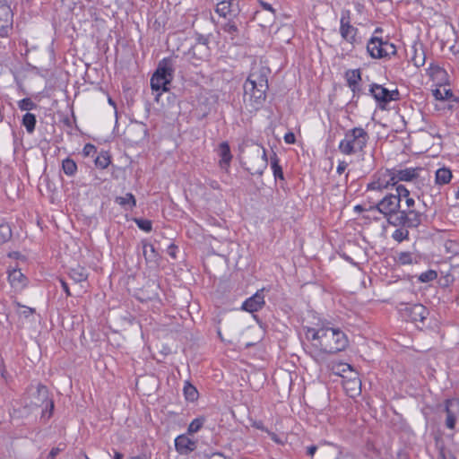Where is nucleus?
<instances>
[{
  "mask_svg": "<svg viewBox=\"0 0 459 459\" xmlns=\"http://www.w3.org/2000/svg\"><path fill=\"white\" fill-rule=\"evenodd\" d=\"M268 69L255 65L244 83V102L253 108H258L265 100Z\"/></svg>",
  "mask_w": 459,
  "mask_h": 459,
  "instance_id": "f257e3e1",
  "label": "nucleus"
},
{
  "mask_svg": "<svg viewBox=\"0 0 459 459\" xmlns=\"http://www.w3.org/2000/svg\"><path fill=\"white\" fill-rule=\"evenodd\" d=\"M343 333L341 330L330 326H324L317 330L309 328L307 337L313 342V345L326 352H336L344 347Z\"/></svg>",
  "mask_w": 459,
  "mask_h": 459,
  "instance_id": "f03ea898",
  "label": "nucleus"
},
{
  "mask_svg": "<svg viewBox=\"0 0 459 459\" xmlns=\"http://www.w3.org/2000/svg\"><path fill=\"white\" fill-rule=\"evenodd\" d=\"M240 159L242 164L252 175H262L268 163L265 150L258 144L247 147Z\"/></svg>",
  "mask_w": 459,
  "mask_h": 459,
  "instance_id": "7ed1b4c3",
  "label": "nucleus"
},
{
  "mask_svg": "<svg viewBox=\"0 0 459 459\" xmlns=\"http://www.w3.org/2000/svg\"><path fill=\"white\" fill-rule=\"evenodd\" d=\"M429 74L434 82H440L437 85L436 89L432 90V95L436 100L459 102V97L454 94L449 85L442 83L447 80V74L443 68L431 64L429 68Z\"/></svg>",
  "mask_w": 459,
  "mask_h": 459,
  "instance_id": "20e7f679",
  "label": "nucleus"
},
{
  "mask_svg": "<svg viewBox=\"0 0 459 459\" xmlns=\"http://www.w3.org/2000/svg\"><path fill=\"white\" fill-rule=\"evenodd\" d=\"M174 67L171 60L163 59L151 78V87L154 91L159 92L157 98L160 95V91H168L169 85L173 80Z\"/></svg>",
  "mask_w": 459,
  "mask_h": 459,
  "instance_id": "39448f33",
  "label": "nucleus"
},
{
  "mask_svg": "<svg viewBox=\"0 0 459 459\" xmlns=\"http://www.w3.org/2000/svg\"><path fill=\"white\" fill-rule=\"evenodd\" d=\"M390 169H381L375 173L371 181L367 186V192L370 194L369 198H373L377 193H381L389 186H395L394 179Z\"/></svg>",
  "mask_w": 459,
  "mask_h": 459,
  "instance_id": "423d86ee",
  "label": "nucleus"
},
{
  "mask_svg": "<svg viewBox=\"0 0 459 459\" xmlns=\"http://www.w3.org/2000/svg\"><path fill=\"white\" fill-rule=\"evenodd\" d=\"M421 217L422 214L415 209H401L398 213L388 217V222L393 226H405L414 229L420 225Z\"/></svg>",
  "mask_w": 459,
  "mask_h": 459,
  "instance_id": "0eeeda50",
  "label": "nucleus"
},
{
  "mask_svg": "<svg viewBox=\"0 0 459 459\" xmlns=\"http://www.w3.org/2000/svg\"><path fill=\"white\" fill-rule=\"evenodd\" d=\"M368 138V134L362 127H354L346 133V154L361 152Z\"/></svg>",
  "mask_w": 459,
  "mask_h": 459,
  "instance_id": "6e6552de",
  "label": "nucleus"
},
{
  "mask_svg": "<svg viewBox=\"0 0 459 459\" xmlns=\"http://www.w3.org/2000/svg\"><path fill=\"white\" fill-rule=\"evenodd\" d=\"M367 50L374 58H383L396 52L395 46L381 38L373 37L367 45Z\"/></svg>",
  "mask_w": 459,
  "mask_h": 459,
  "instance_id": "1a4fd4ad",
  "label": "nucleus"
},
{
  "mask_svg": "<svg viewBox=\"0 0 459 459\" xmlns=\"http://www.w3.org/2000/svg\"><path fill=\"white\" fill-rule=\"evenodd\" d=\"M369 91L380 108H385L390 101L398 100L400 95L398 90L389 91L376 83L371 85Z\"/></svg>",
  "mask_w": 459,
  "mask_h": 459,
  "instance_id": "9d476101",
  "label": "nucleus"
},
{
  "mask_svg": "<svg viewBox=\"0 0 459 459\" xmlns=\"http://www.w3.org/2000/svg\"><path fill=\"white\" fill-rule=\"evenodd\" d=\"M30 406L45 407L46 409H49L48 418L50 417L54 408V403L52 400L48 398V392L46 386L38 385L35 390H31Z\"/></svg>",
  "mask_w": 459,
  "mask_h": 459,
  "instance_id": "9b49d317",
  "label": "nucleus"
},
{
  "mask_svg": "<svg viewBox=\"0 0 459 459\" xmlns=\"http://www.w3.org/2000/svg\"><path fill=\"white\" fill-rule=\"evenodd\" d=\"M401 207L399 195H394V194L385 195L377 204V209L384 215L389 217L398 213Z\"/></svg>",
  "mask_w": 459,
  "mask_h": 459,
  "instance_id": "f8f14e48",
  "label": "nucleus"
},
{
  "mask_svg": "<svg viewBox=\"0 0 459 459\" xmlns=\"http://www.w3.org/2000/svg\"><path fill=\"white\" fill-rule=\"evenodd\" d=\"M446 427L449 429H455L459 422V399H450L446 402Z\"/></svg>",
  "mask_w": 459,
  "mask_h": 459,
  "instance_id": "ddd939ff",
  "label": "nucleus"
},
{
  "mask_svg": "<svg viewBox=\"0 0 459 459\" xmlns=\"http://www.w3.org/2000/svg\"><path fill=\"white\" fill-rule=\"evenodd\" d=\"M401 311L404 317L412 322H422L428 315L427 308L421 304H406Z\"/></svg>",
  "mask_w": 459,
  "mask_h": 459,
  "instance_id": "4468645a",
  "label": "nucleus"
},
{
  "mask_svg": "<svg viewBox=\"0 0 459 459\" xmlns=\"http://www.w3.org/2000/svg\"><path fill=\"white\" fill-rule=\"evenodd\" d=\"M13 28V13L7 4H0V35L6 37Z\"/></svg>",
  "mask_w": 459,
  "mask_h": 459,
  "instance_id": "2eb2a0df",
  "label": "nucleus"
},
{
  "mask_svg": "<svg viewBox=\"0 0 459 459\" xmlns=\"http://www.w3.org/2000/svg\"><path fill=\"white\" fill-rule=\"evenodd\" d=\"M8 281L11 287L15 291H21L28 283L27 278L19 269H11L8 271Z\"/></svg>",
  "mask_w": 459,
  "mask_h": 459,
  "instance_id": "dca6fc26",
  "label": "nucleus"
},
{
  "mask_svg": "<svg viewBox=\"0 0 459 459\" xmlns=\"http://www.w3.org/2000/svg\"><path fill=\"white\" fill-rule=\"evenodd\" d=\"M264 305V290L256 291L251 298L247 299L242 305V308L247 312H255L263 307Z\"/></svg>",
  "mask_w": 459,
  "mask_h": 459,
  "instance_id": "f3484780",
  "label": "nucleus"
},
{
  "mask_svg": "<svg viewBox=\"0 0 459 459\" xmlns=\"http://www.w3.org/2000/svg\"><path fill=\"white\" fill-rule=\"evenodd\" d=\"M346 81L348 86L351 88L353 92V98L359 97L361 92L360 82H361V74L359 69L351 70L346 72Z\"/></svg>",
  "mask_w": 459,
  "mask_h": 459,
  "instance_id": "a211bd4d",
  "label": "nucleus"
},
{
  "mask_svg": "<svg viewBox=\"0 0 459 459\" xmlns=\"http://www.w3.org/2000/svg\"><path fill=\"white\" fill-rule=\"evenodd\" d=\"M394 185H397L399 181H411L418 177V171L420 169L417 168H407L403 169H391Z\"/></svg>",
  "mask_w": 459,
  "mask_h": 459,
  "instance_id": "6ab92c4d",
  "label": "nucleus"
},
{
  "mask_svg": "<svg viewBox=\"0 0 459 459\" xmlns=\"http://www.w3.org/2000/svg\"><path fill=\"white\" fill-rule=\"evenodd\" d=\"M410 59L416 67H421L425 65L426 55L421 44H414L411 47Z\"/></svg>",
  "mask_w": 459,
  "mask_h": 459,
  "instance_id": "aec40b11",
  "label": "nucleus"
},
{
  "mask_svg": "<svg viewBox=\"0 0 459 459\" xmlns=\"http://www.w3.org/2000/svg\"><path fill=\"white\" fill-rule=\"evenodd\" d=\"M175 446L180 454H188L195 450V443L186 436L181 435L175 439Z\"/></svg>",
  "mask_w": 459,
  "mask_h": 459,
  "instance_id": "412c9836",
  "label": "nucleus"
},
{
  "mask_svg": "<svg viewBox=\"0 0 459 459\" xmlns=\"http://www.w3.org/2000/svg\"><path fill=\"white\" fill-rule=\"evenodd\" d=\"M346 41L350 42L353 48L362 46V36L357 28H354L346 23Z\"/></svg>",
  "mask_w": 459,
  "mask_h": 459,
  "instance_id": "4be33fe9",
  "label": "nucleus"
},
{
  "mask_svg": "<svg viewBox=\"0 0 459 459\" xmlns=\"http://www.w3.org/2000/svg\"><path fill=\"white\" fill-rule=\"evenodd\" d=\"M262 6L266 13H264L261 11L257 12L255 17L257 20L261 21L264 16L265 20L262 25L266 27L271 25L274 21V10L272 5L267 3H262Z\"/></svg>",
  "mask_w": 459,
  "mask_h": 459,
  "instance_id": "5701e85b",
  "label": "nucleus"
},
{
  "mask_svg": "<svg viewBox=\"0 0 459 459\" xmlns=\"http://www.w3.org/2000/svg\"><path fill=\"white\" fill-rule=\"evenodd\" d=\"M452 171L450 169L443 167L438 169L435 174V183L437 186H444L448 184L452 179Z\"/></svg>",
  "mask_w": 459,
  "mask_h": 459,
  "instance_id": "b1692460",
  "label": "nucleus"
},
{
  "mask_svg": "<svg viewBox=\"0 0 459 459\" xmlns=\"http://www.w3.org/2000/svg\"><path fill=\"white\" fill-rule=\"evenodd\" d=\"M219 154L221 156L220 165L221 168H227L231 160L230 147L227 143H221L219 146Z\"/></svg>",
  "mask_w": 459,
  "mask_h": 459,
  "instance_id": "393cba45",
  "label": "nucleus"
},
{
  "mask_svg": "<svg viewBox=\"0 0 459 459\" xmlns=\"http://www.w3.org/2000/svg\"><path fill=\"white\" fill-rule=\"evenodd\" d=\"M361 393V380L354 378L352 381H346V395L351 398L359 395Z\"/></svg>",
  "mask_w": 459,
  "mask_h": 459,
  "instance_id": "a878e982",
  "label": "nucleus"
},
{
  "mask_svg": "<svg viewBox=\"0 0 459 459\" xmlns=\"http://www.w3.org/2000/svg\"><path fill=\"white\" fill-rule=\"evenodd\" d=\"M232 1L233 0H222L218 3L216 7V13L221 17H228L233 12L232 8Z\"/></svg>",
  "mask_w": 459,
  "mask_h": 459,
  "instance_id": "bb28decb",
  "label": "nucleus"
},
{
  "mask_svg": "<svg viewBox=\"0 0 459 459\" xmlns=\"http://www.w3.org/2000/svg\"><path fill=\"white\" fill-rule=\"evenodd\" d=\"M70 277L76 282L86 281L88 273L86 270L81 265L73 267L70 271Z\"/></svg>",
  "mask_w": 459,
  "mask_h": 459,
  "instance_id": "cd10ccee",
  "label": "nucleus"
},
{
  "mask_svg": "<svg viewBox=\"0 0 459 459\" xmlns=\"http://www.w3.org/2000/svg\"><path fill=\"white\" fill-rule=\"evenodd\" d=\"M143 253L145 260L148 263H152V262H156L157 261L158 254L156 253V250H155L154 247L152 244L143 243Z\"/></svg>",
  "mask_w": 459,
  "mask_h": 459,
  "instance_id": "c85d7f7f",
  "label": "nucleus"
},
{
  "mask_svg": "<svg viewBox=\"0 0 459 459\" xmlns=\"http://www.w3.org/2000/svg\"><path fill=\"white\" fill-rule=\"evenodd\" d=\"M398 228L392 233V238L397 242H402L409 238L410 227L397 226Z\"/></svg>",
  "mask_w": 459,
  "mask_h": 459,
  "instance_id": "c756f323",
  "label": "nucleus"
},
{
  "mask_svg": "<svg viewBox=\"0 0 459 459\" xmlns=\"http://www.w3.org/2000/svg\"><path fill=\"white\" fill-rule=\"evenodd\" d=\"M183 392L185 398L189 402H195L198 398L197 389L188 382L185 383Z\"/></svg>",
  "mask_w": 459,
  "mask_h": 459,
  "instance_id": "7c9ffc66",
  "label": "nucleus"
},
{
  "mask_svg": "<svg viewBox=\"0 0 459 459\" xmlns=\"http://www.w3.org/2000/svg\"><path fill=\"white\" fill-rule=\"evenodd\" d=\"M116 202L122 206H129L130 208L134 207L136 204L134 196L130 193L126 194L124 196L117 197Z\"/></svg>",
  "mask_w": 459,
  "mask_h": 459,
  "instance_id": "2f4dec72",
  "label": "nucleus"
},
{
  "mask_svg": "<svg viewBox=\"0 0 459 459\" xmlns=\"http://www.w3.org/2000/svg\"><path fill=\"white\" fill-rule=\"evenodd\" d=\"M22 124L29 133H32L35 128L36 117L31 113H26L23 116Z\"/></svg>",
  "mask_w": 459,
  "mask_h": 459,
  "instance_id": "473e14b6",
  "label": "nucleus"
},
{
  "mask_svg": "<svg viewBox=\"0 0 459 459\" xmlns=\"http://www.w3.org/2000/svg\"><path fill=\"white\" fill-rule=\"evenodd\" d=\"M12 237V230L8 224H0V245L7 242Z\"/></svg>",
  "mask_w": 459,
  "mask_h": 459,
  "instance_id": "72a5a7b5",
  "label": "nucleus"
},
{
  "mask_svg": "<svg viewBox=\"0 0 459 459\" xmlns=\"http://www.w3.org/2000/svg\"><path fill=\"white\" fill-rule=\"evenodd\" d=\"M415 260V256L411 252H401L398 254L397 261L401 264H411Z\"/></svg>",
  "mask_w": 459,
  "mask_h": 459,
  "instance_id": "f704fd0d",
  "label": "nucleus"
},
{
  "mask_svg": "<svg viewBox=\"0 0 459 459\" xmlns=\"http://www.w3.org/2000/svg\"><path fill=\"white\" fill-rule=\"evenodd\" d=\"M63 170L68 176H73L77 169L76 163L70 159H66L63 161Z\"/></svg>",
  "mask_w": 459,
  "mask_h": 459,
  "instance_id": "c9c22d12",
  "label": "nucleus"
},
{
  "mask_svg": "<svg viewBox=\"0 0 459 459\" xmlns=\"http://www.w3.org/2000/svg\"><path fill=\"white\" fill-rule=\"evenodd\" d=\"M109 156L106 152L99 154L95 159V164L100 169H106L109 164Z\"/></svg>",
  "mask_w": 459,
  "mask_h": 459,
  "instance_id": "e433bc0d",
  "label": "nucleus"
},
{
  "mask_svg": "<svg viewBox=\"0 0 459 459\" xmlns=\"http://www.w3.org/2000/svg\"><path fill=\"white\" fill-rule=\"evenodd\" d=\"M437 277V273L436 271L429 270V271L422 273L419 276V281L421 282H429V281L436 280Z\"/></svg>",
  "mask_w": 459,
  "mask_h": 459,
  "instance_id": "4c0bfd02",
  "label": "nucleus"
},
{
  "mask_svg": "<svg viewBox=\"0 0 459 459\" xmlns=\"http://www.w3.org/2000/svg\"><path fill=\"white\" fill-rule=\"evenodd\" d=\"M354 378L359 379L358 372L351 365L346 363V381H352Z\"/></svg>",
  "mask_w": 459,
  "mask_h": 459,
  "instance_id": "58836bf2",
  "label": "nucleus"
},
{
  "mask_svg": "<svg viewBox=\"0 0 459 459\" xmlns=\"http://www.w3.org/2000/svg\"><path fill=\"white\" fill-rule=\"evenodd\" d=\"M135 222L137 226L146 231L149 232L152 230V222L149 220H143V219H135Z\"/></svg>",
  "mask_w": 459,
  "mask_h": 459,
  "instance_id": "ea45409f",
  "label": "nucleus"
},
{
  "mask_svg": "<svg viewBox=\"0 0 459 459\" xmlns=\"http://www.w3.org/2000/svg\"><path fill=\"white\" fill-rule=\"evenodd\" d=\"M203 423L204 420L202 419L194 420L188 427V432L191 434L197 432L203 426Z\"/></svg>",
  "mask_w": 459,
  "mask_h": 459,
  "instance_id": "a19ab883",
  "label": "nucleus"
},
{
  "mask_svg": "<svg viewBox=\"0 0 459 459\" xmlns=\"http://www.w3.org/2000/svg\"><path fill=\"white\" fill-rule=\"evenodd\" d=\"M17 313L20 316H22L24 317H29L30 316H31L34 313V309L31 307H28L22 306V305L18 304Z\"/></svg>",
  "mask_w": 459,
  "mask_h": 459,
  "instance_id": "79ce46f5",
  "label": "nucleus"
},
{
  "mask_svg": "<svg viewBox=\"0 0 459 459\" xmlns=\"http://www.w3.org/2000/svg\"><path fill=\"white\" fill-rule=\"evenodd\" d=\"M399 195L400 203H402L403 198H405V197L410 195V192L403 185H398L396 186V195Z\"/></svg>",
  "mask_w": 459,
  "mask_h": 459,
  "instance_id": "37998d69",
  "label": "nucleus"
},
{
  "mask_svg": "<svg viewBox=\"0 0 459 459\" xmlns=\"http://www.w3.org/2000/svg\"><path fill=\"white\" fill-rule=\"evenodd\" d=\"M35 107V104L30 99H23L19 101V108L22 110H30Z\"/></svg>",
  "mask_w": 459,
  "mask_h": 459,
  "instance_id": "c03bdc74",
  "label": "nucleus"
},
{
  "mask_svg": "<svg viewBox=\"0 0 459 459\" xmlns=\"http://www.w3.org/2000/svg\"><path fill=\"white\" fill-rule=\"evenodd\" d=\"M82 152L84 156H93L96 152V148L94 145L88 143L84 146Z\"/></svg>",
  "mask_w": 459,
  "mask_h": 459,
  "instance_id": "a18cd8bd",
  "label": "nucleus"
},
{
  "mask_svg": "<svg viewBox=\"0 0 459 459\" xmlns=\"http://www.w3.org/2000/svg\"><path fill=\"white\" fill-rule=\"evenodd\" d=\"M223 29L226 32L230 34H234L235 32H237V26L230 22L225 24Z\"/></svg>",
  "mask_w": 459,
  "mask_h": 459,
  "instance_id": "49530a36",
  "label": "nucleus"
},
{
  "mask_svg": "<svg viewBox=\"0 0 459 459\" xmlns=\"http://www.w3.org/2000/svg\"><path fill=\"white\" fill-rule=\"evenodd\" d=\"M272 167H273V173L274 175L277 177H282V172H281V167L277 164V161H273L272 162Z\"/></svg>",
  "mask_w": 459,
  "mask_h": 459,
  "instance_id": "de8ad7c7",
  "label": "nucleus"
},
{
  "mask_svg": "<svg viewBox=\"0 0 459 459\" xmlns=\"http://www.w3.org/2000/svg\"><path fill=\"white\" fill-rule=\"evenodd\" d=\"M403 199L405 200V205H406L405 209H415L414 208L415 201L412 197H410V195H409Z\"/></svg>",
  "mask_w": 459,
  "mask_h": 459,
  "instance_id": "09e8293b",
  "label": "nucleus"
},
{
  "mask_svg": "<svg viewBox=\"0 0 459 459\" xmlns=\"http://www.w3.org/2000/svg\"><path fill=\"white\" fill-rule=\"evenodd\" d=\"M284 141L286 143L291 144L294 143L296 141L295 135L293 133H288L284 136Z\"/></svg>",
  "mask_w": 459,
  "mask_h": 459,
  "instance_id": "8fccbe9b",
  "label": "nucleus"
},
{
  "mask_svg": "<svg viewBox=\"0 0 459 459\" xmlns=\"http://www.w3.org/2000/svg\"><path fill=\"white\" fill-rule=\"evenodd\" d=\"M60 449L58 447L53 448L48 455V459H55V457L59 454Z\"/></svg>",
  "mask_w": 459,
  "mask_h": 459,
  "instance_id": "3c124183",
  "label": "nucleus"
},
{
  "mask_svg": "<svg viewBox=\"0 0 459 459\" xmlns=\"http://www.w3.org/2000/svg\"><path fill=\"white\" fill-rule=\"evenodd\" d=\"M168 254L172 257V258H176V247L171 245L168 248Z\"/></svg>",
  "mask_w": 459,
  "mask_h": 459,
  "instance_id": "603ef678",
  "label": "nucleus"
},
{
  "mask_svg": "<svg viewBox=\"0 0 459 459\" xmlns=\"http://www.w3.org/2000/svg\"><path fill=\"white\" fill-rule=\"evenodd\" d=\"M316 451V446H311L307 447V454L311 456L315 455Z\"/></svg>",
  "mask_w": 459,
  "mask_h": 459,
  "instance_id": "864d4df0",
  "label": "nucleus"
},
{
  "mask_svg": "<svg viewBox=\"0 0 459 459\" xmlns=\"http://www.w3.org/2000/svg\"><path fill=\"white\" fill-rule=\"evenodd\" d=\"M61 284H62V287H63L64 290L65 291V293L68 296L71 295L67 283L65 281H61Z\"/></svg>",
  "mask_w": 459,
  "mask_h": 459,
  "instance_id": "5fc2aeb1",
  "label": "nucleus"
},
{
  "mask_svg": "<svg viewBox=\"0 0 459 459\" xmlns=\"http://www.w3.org/2000/svg\"><path fill=\"white\" fill-rule=\"evenodd\" d=\"M340 33L342 37H344V18H341V26H340Z\"/></svg>",
  "mask_w": 459,
  "mask_h": 459,
  "instance_id": "6e6d98bb",
  "label": "nucleus"
},
{
  "mask_svg": "<svg viewBox=\"0 0 459 459\" xmlns=\"http://www.w3.org/2000/svg\"><path fill=\"white\" fill-rule=\"evenodd\" d=\"M353 273H353L354 276H358L359 278H363V276H364L363 273L360 270H359V269L353 268Z\"/></svg>",
  "mask_w": 459,
  "mask_h": 459,
  "instance_id": "4d7b16f0",
  "label": "nucleus"
},
{
  "mask_svg": "<svg viewBox=\"0 0 459 459\" xmlns=\"http://www.w3.org/2000/svg\"><path fill=\"white\" fill-rule=\"evenodd\" d=\"M271 438L275 441L276 443H281V441L279 440V438L277 437L276 434L274 433H269Z\"/></svg>",
  "mask_w": 459,
  "mask_h": 459,
  "instance_id": "13d9d810",
  "label": "nucleus"
},
{
  "mask_svg": "<svg viewBox=\"0 0 459 459\" xmlns=\"http://www.w3.org/2000/svg\"><path fill=\"white\" fill-rule=\"evenodd\" d=\"M344 169V165L342 162H340L337 167V171L339 174H342V170Z\"/></svg>",
  "mask_w": 459,
  "mask_h": 459,
  "instance_id": "bf43d9fd",
  "label": "nucleus"
},
{
  "mask_svg": "<svg viewBox=\"0 0 459 459\" xmlns=\"http://www.w3.org/2000/svg\"><path fill=\"white\" fill-rule=\"evenodd\" d=\"M442 459H455L452 455H445V454H442Z\"/></svg>",
  "mask_w": 459,
  "mask_h": 459,
  "instance_id": "052dcab7",
  "label": "nucleus"
},
{
  "mask_svg": "<svg viewBox=\"0 0 459 459\" xmlns=\"http://www.w3.org/2000/svg\"><path fill=\"white\" fill-rule=\"evenodd\" d=\"M114 459H123V455L118 452H116L115 455H114Z\"/></svg>",
  "mask_w": 459,
  "mask_h": 459,
  "instance_id": "680f3d73",
  "label": "nucleus"
},
{
  "mask_svg": "<svg viewBox=\"0 0 459 459\" xmlns=\"http://www.w3.org/2000/svg\"><path fill=\"white\" fill-rule=\"evenodd\" d=\"M363 210L362 206L361 205H356L354 206V211L355 212H361Z\"/></svg>",
  "mask_w": 459,
  "mask_h": 459,
  "instance_id": "e2e57ef3",
  "label": "nucleus"
},
{
  "mask_svg": "<svg viewBox=\"0 0 459 459\" xmlns=\"http://www.w3.org/2000/svg\"><path fill=\"white\" fill-rule=\"evenodd\" d=\"M342 371H343V370H336V372H335V373H336L337 375H339V376H342Z\"/></svg>",
  "mask_w": 459,
  "mask_h": 459,
  "instance_id": "0e129e2a",
  "label": "nucleus"
},
{
  "mask_svg": "<svg viewBox=\"0 0 459 459\" xmlns=\"http://www.w3.org/2000/svg\"><path fill=\"white\" fill-rule=\"evenodd\" d=\"M255 427L258 428V429H263V428H262V426L260 424H255Z\"/></svg>",
  "mask_w": 459,
  "mask_h": 459,
  "instance_id": "69168bd1",
  "label": "nucleus"
},
{
  "mask_svg": "<svg viewBox=\"0 0 459 459\" xmlns=\"http://www.w3.org/2000/svg\"><path fill=\"white\" fill-rule=\"evenodd\" d=\"M108 103H110L111 105L114 104L111 99H108Z\"/></svg>",
  "mask_w": 459,
  "mask_h": 459,
  "instance_id": "338daca9",
  "label": "nucleus"
},
{
  "mask_svg": "<svg viewBox=\"0 0 459 459\" xmlns=\"http://www.w3.org/2000/svg\"><path fill=\"white\" fill-rule=\"evenodd\" d=\"M132 459H142L141 457H134Z\"/></svg>",
  "mask_w": 459,
  "mask_h": 459,
  "instance_id": "774afa93",
  "label": "nucleus"
}]
</instances>
